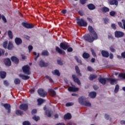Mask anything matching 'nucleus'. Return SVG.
<instances>
[{"label": "nucleus", "instance_id": "nucleus-1", "mask_svg": "<svg viewBox=\"0 0 125 125\" xmlns=\"http://www.w3.org/2000/svg\"><path fill=\"white\" fill-rule=\"evenodd\" d=\"M88 30L93 37L90 36V35L87 34L83 36V39L85 41H86V42H93L94 40H97V39H98L97 33H96V32H95L94 29H93V27L90 25L88 26Z\"/></svg>", "mask_w": 125, "mask_h": 125}, {"label": "nucleus", "instance_id": "nucleus-2", "mask_svg": "<svg viewBox=\"0 0 125 125\" xmlns=\"http://www.w3.org/2000/svg\"><path fill=\"white\" fill-rule=\"evenodd\" d=\"M78 102L81 105H83L84 106H86V107H88L91 106V104L88 102H86L85 100H84V98L83 96L80 97L78 99Z\"/></svg>", "mask_w": 125, "mask_h": 125}, {"label": "nucleus", "instance_id": "nucleus-3", "mask_svg": "<svg viewBox=\"0 0 125 125\" xmlns=\"http://www.w3.org/2000/svg\"><path fill=\"white\" fill-rule=\"evenodd\" d=\"M77 24L80 27H86L87 26V22L83 19H77Z\"/></svg>", "mask_w": 125, "mask_h": 125}, {"label": "nucleus", "instance_id": "nucleus-4", "mask_svg": "<svg viewBox=\"0 0 125 125\" xmlns=\"http://www.w3.org/2000/svg\"><path fill=\"white\" fill-rule=\"evenodd\" d=\"M30 66L28 65H24L22 67V71L23 72L24 74L26 75H31V71Z\"/></svg>", "mask_w": 125, "mask_h": 125}, {"label": "nucleus", "instance_id": "nucleus-5", "mask_svg": "<svg viewBox=\"0 0 125 125\" xmlns=\"http://www.w3.org/2000/svg\"><path fill=\"white\" fill-rule=\"evenodd\" d=\"M60 47H61L62 49H63V50H66L68 47H70V45H69L68 42H63L60 43Z\"/></svg>", "mask_w": 125, "mask_h": 125}, {"label": "nucleus", "instance_id": "nucleus-6", "mask_svg": "<svg viewBox=\"0 0 125 125\" xmlns=\"http://www.w3.org/2000/svg\"><path fill=\"white\" fill-rule=\"evenodd\" d=\"M38 92L41 97H45L46 95H47V92L44 91L43 89H39L38 90Z\"/></svg>", "mask_w": 125, "mask_h": 125}, {"label": "nucleus", "instance_id": "nucleus-7", "mask_svg": "<svg viewBox=\"0 0 125 125\" xmlns=\"http://www.w3.org/2000/svg\"><path fill=\"white\" fill-rule=\"evenodd\" d=\"M21 25L26 29H33V28H34V25L28 22H22Z\"/></svg>", "mask_w": 125, "mask_h": 125}, {"label": "nucleus", "instance_id": "nucleus-8", "mask_svg": "<svg viewBox=\"0 0 125 125\" xmlns=\"http://www.w3.org/2000/svg\"><path fill=\"white\" fill-rule=\"evenodd\" d=\"M115 38H123L125 33L122 31H116L114 33Z\"/></svg>", "mask_w": 125, "mask_h": 125}, {"label": "nucleus", "instance_id": "nucleus-9", "mask_svg": "<svg viewBox=\"0 0 125 125\" xmlns=\"http://www.w3.org/2000/svg\"><path fill=\"white\" fill-rule=\"evenodd\" d=\"M72 78L74 83H77L79 85L81 84V81H80V79H79V78L77 77V75L73 74L72 75Z\"/></svg>", "mask_w": 125, "mask_h": 125}, {"label": "nucleus", "instance_id": "nucleus-10", "mask_svg": "<svg viewBox=\"0 0 125 125\" xmlns=\"http://www.w3.org/2000/svg\"><path fill=\"white\" fill-rule=\"evenodd\" d=\"M2 106L4 107L5 109L7 110V113L11 112V106L9 104H4Z\"/></svg>", "mask_w": 125, "mask_h": 125}, {"label": "nucleus", "instance_id": "nucleus-11", "mask_svg": "<svg viewBox=\"0 0 125 125\" xmlns=\"http://www.w3.org/2000/svg\"><path fill=\"white\" fill-rule=\"evenodd\" d=\"M107 81L108 82H110V84L114 85V84H117L118 83V80L115 79H112V78H107Z\"/></svg>", "mask_w": 125, "mask_h": 125}, {"label": "nucleus", "instance_id": "nucleus-12", "mask_svg": "<svg viewBox=\"0 0 125 125\" xmlns=\"http://www.w3.org/2000/svg\"><path fill=\"white\" fill-rule=\"evenodd\" d=\"M28 104H22L20 105V109L23 111H27L28 110Z\"/></svg>", "mask_w": 125, "mask_h": 125}, {"label": "nucleus", "instance_id": "nucleus-13", "mask_svg": "<svg viewBox=\"0 0 125 125\" xmlns=\"http://www.w3.org/2000/svg\"><path fill=\"white\" fill-rule=\"evenodd\" d=\"M48 91L49 95H50V96H52V97H54V96H56V92L53 89L50 88L48 90Z\"/></svg>", "mask_w": 125, "mask_h": 125}, {"label": "nucleus", "instance_id": "nucleus-14", "mask_svg": "<svg viewBox=\"0 0 125 125\" xmlns=\"http://www.w3.org/2000/svg\"><path fill=\"white\" fill-rule=\"evenodd\" d=\"M101 54L103 57L108 58L109 57V52L106 50H103L101 51Z\"/></svg>", "mask_w": 125, "mask_h": 125}, {"label": "nucleus", "instance_id": "nucleus-15", "mask_svg": "<svg viewBox=\"0 0 125 125\" xmlns=\"http://www.w3.org/2000/svg\"><path fill=\"white\" fill-rule=\"evenodd\" d=\"M107 79H108V78H100L98 79L99 82L102 83V84H103L104 85L106 84V83L107 82Z\"/></svg>", "mask_w": 125, "mask_h": 125}, {"label": "nucleus", "instance_id": "nucleus-16", "mask_svg": "<svg viewBox=\"0 0 125 125\" xmlns=\"http://www.w3.org/2000/svg\"><path fill=\"white\" fill-rule=\"evenodd\" d=\"M4 62L6 66H11V61H10V59L9 58H6L4 60Z\"/></svg>", "mask_w": 125, "mask_h": 125}, {"label": "nucleus", "instance_id": "nucleus-17", "mask_svg": "<svg viewBox=\"0 0 125 125\" xmlns=\"http://www.w3.org/2000/svg\"><path fill=\"white\" fill-rule=\"evenodd\" d=\"M48 65H49L48 63H45L44 62V61L42 60H40L39 62V65L40 66V67H47Z\"/></svg>", "mask_w": 125, "mask_h": 125}, {"label": "nucleus", "instance_id": "nucleus-18", "mask_svg": "<svg viewBox=\"0 0 125 125\" xmlns=\"http://www.w3.org/2000/svg\"><path fill=\"white\" fill-rule=\"evenodd\" d=\"M69 91H71L72 92H75L76 91H78L79 88L75 87V85L73 86H69L68 88Z\"/></svg>", "mask_w": 125, "mask_h": 125}, {"label": "nucleus", "instance_id": "nucleus-19", "mask_svg": "<svg viewBox=\"0 0 125 125\" xmlns=\"http://www.w3.org/2000/svg\"><path fill=\"white\" fill-rule=\"evenodd\" d=\"M108 4L110 5H118L119 2L117 0H110L108 2Z\"/></svg>", "mask_w": 125, "mask_h": 125}, {"label": "nucleus", "instance_id": "nucleus-20", "mask_svg": "<svg viewBox=\"0 0 125 125\" xmlns=\"http://www.w3.org/2000/svg\"><path fill=\"white\" fill-rule=\"evenodd\" d=\"M19 77H20V78H21V79H22V80H29L30 79L29 76H28L27 75H25L22 74H19Z\"/></svg>", "mask_w": 125, "mask_h": 125}, {"label": "nucleus", "instance_id": "nucleus-21", "mask_svg": "<svg viewBox=\"0 0 125 125\" xmlns=\"http://www.w3.org/2000/svg\"><path fill=\"white\" fill-rule=\"evenodd\" d=\"M87 7L89 10H94L95 8H96V7H95V5L92 3H90L87 5Z\"/></svg>", "mask_w": 125, "mask_h": 125}, {"label": "nucleus", "instance_id": "nucleus-22", "mask_svg": "<svg viewBox=\"0 0 125 125\" xmlns=\"http://www.w3.org/2000/svg\"><path fill=\"white\" fill-rule=\"evenodd\" d=\"M76 73L77 74L78 76L82 77V73H81V71L80 70V68L77 65L75 66Z\"/></svg>", "mask_w": 125, "mask_h": 125}, {"label": "nucleus", "instance_id": "nucleus-23", "mask_svg": "<svg viewBox=\"0 0 125 125\" xmlns=\"http://www.w3.org/2000/svg\"><path fill=\"white\" fill-rule=\"evenodd\" d=\"M64 120H71L72 119V115H71V113H67L66 114H65L64 116Z\"/></svg>", "mask_w": 125, "mask_h": 125}, {"label": "nucleus", "instance_id": "nucleus-24", "mask_svg": "<svg viewBox=\"0 0 125 125\" xmlns=\"http://www.w3.org/2000/svg\"><path fill=\"white\" fill-rule=\"evenodd\" d=\"M22 39L20 38L17 37L16 38V44L17 45H20V44H22Z\"/></svg>", "mask_w": 125, "mask_h": 125}, {"label": "nucleus", "instance_id": "nucleus-25", "mask_svg": "<svg viewBox=\"0 0 125 125\" xmlns=\"http://www.w3.org/2000/svg\"><path fill=\"white\" fill-rule=\"evenodd\" d=\"M97 78V75L96 74H90L89 77V79L90 81H93Z\"/></svg>", "mask_w": 125, "mask_h": 125}, {"label": "nucleus", "instance_id": "nucleus-26", "mask_svg": "<svg viewBox=\"0 0 125 125\" xmlns=\"http://www.w3.org/2000/svg\"><path fill=\"white\" fill-rule=\"evenodd\" d=\"M83 57L84 59H88L90 57V55L86 52H84L83 54Z\"/></svg>", "mask_w": 125, "mask_h": 125}, {"label": "nucleus", "instance_id": "nucleus-27", "mask_svg": "<svg viewBox=\"0 0 125 125\" xmlns=\"http://www.w3.org/2000/svg\"><path fill=\"white\" fill-rule=\"evenodd\" d=\"M0 76L1 79H4L6 77V72L5 71H0Z\"/></svg>", "mask_w": 125, "mask_h": 125}, {"label": "nucleus", "instance_id": "nucleus-28", "mask_svg": "<svg viewBox=\"0 0 125 125\" xmlns=\"http://www.w3.org/2000/svg\"><path fill=\"white\" fill-rule=\"evenodd\" d=\"M102 11L104 13H106V12H109V11H110V9H109V8H108L107 7L104 6L102 8Z\"/></svg>", "mask_w": 125, "mask_h": 125}, {"label": "nucleus", "instance_id": "nucleus-29", "mask_svg": "<svg viewBox=\"0 0 125 125\" xmlns=\"http://www.w3.org/2000/svg\"><path fill=\"white\" fill-rule=\"evenodd\" d=\"M89 96H90V97H91V98H95V97H96V92H91L89 94Z\"/></svg>", "mask_w": 125, "mask_h": 125}, {"label": "nucleus", "instance_id": "nucleus-30", "mask_svg": "<svg viewBox=\"0 0 125 125\" xmlns=\"http://www.w3.org/2000/svg\"><path fill=\"white\" fill-rule=\"evenodd\" d=\"M45 114L48 117V118H50L51 117V112H50L49 110H46L45 112Z\"/></svg>", "mask_w": 125, "mask_h": 125}, {"label": "nucleus", "instance_id": "nucleus-31", "mask_svg": "<svg viewBox=\"0 0 125 125\" xmlns=\"http://www.w3.org/2000/svg\"><path fill=\"white\" fill-rule=\"evenodd\" d=\"M52 74L53 75H56L57 76H60V72H59V70L56 69L54 71L52 72Z\"/></svg>", "mask_w": 125, "mask_h": 125}, {"label": "nucleus", "instance_id": "nucleus-32", "mask_svg": "<svg viewBox=\"0 0 125 125\" xmlns=\"http://www.w3.org/2000/svg\"><path fill=\"white\" fill-rule=\"evenodd\" d=\"M56 51H57V52H58V53H59L60 54H62L63 53V51L61 50V49H60L59 47H56Z\"/></svg>", "mask_w": 125, "mask_h": 125}, {"label": "nucleus", "instance_id": "nucleus-33", "mask_svg": "<svg viewBox=\"0 0 125 125\" xmlns=\"http://www.w3.org/2000/svg\"><path fill=\"white\" fill-rule=\"evenodd\" d=\"M42 54L43 56H48L49 55V53L47 50H44L42 52Z\"/></svg>", "mask_w": 125, "mask_h": 125}, {"label": "nucleus", "instance_id": "nucleus-34", "mask_svg": "<svg viewBox=\"0 0 125 125\" xmlns=\"http://www.w3.org/2000/svg\"><path fill=\"white\" fill-rule=\"evenodd\" d=\"M12 47H13V44H12V42H10L7 48H8V50H11L12 49Z\"/></svg>", "mask_w": 125, "mask_h": 125}, {"label": "nucleus", "instance_id": "nucleus-35", "mask_svg": "<svg viewBox=\"0 0 125 125\" xmlns=\"http://www.w3.org/2000/svg\"><path fill=\"white\" fill-rule=\"evenodd\" d=\"M8 35L10 39H13V35L12 34V31L11 30H9L8 32Z\"/></svg>", "mask_w": 125, "mask_h": 125}, {"label": "nucleus", "instance_id": "nucleus-36", "mask_svg": "<svg viewBox=\"0 0 125 125\" xmlns=\"http://www.w3.org/2000/svg\"><path fill=\"white\" fill-rule=\"evenodd\" d=\"M37 102L38 103V105H42V104L43 103V99L39 98L37 100Z\"/></svg>", "mask_w": 125, "mask_h": 125}, {"label": "nucleus", "instance_id": "nucleus-37", "mask_svg": "<svg viewBox=\"0 0 125 125\" xmlns=\"http://www.w3.org/2000/svg\"><path fill=\"white\" fill-rule=\"evenodd\" d=\"M45 78L46 79H47V80H48L49 81L50 83H54V82L53 81V80H52V79L51 78V77L48 75H46Z\"/></svg>", "mask_w": 125, "mask_h": 125}, {"label": "nucleus", "instance_id": "nucleus-38", "mask_svg": "<svg viewBox=\"0 0 125 125\" xmlns=\"http://www.w3.org/2000/svg\"><path fill=\"white\" fill-rule=\"evenodd\" d=\"M45 78L46 79H47V80H48L49 81L50 83H54V82L53 81V80H52V79L51 78V77L48 75H46Z\"/></svg>", "mask_w": 125, "mask_h": 125}, {"label": "nucleus", "instance_id": "nucleus-39", "mask_svg": "<svg viewBox=\"0 0 125 125\" xmlns=\"http://www.w3.org/2000/svg\"><path fill=\"white\" fill-rule=\"evenodd\" d=\"M45 78L46 79H47V80H48L49 81L50 83H54V82L53 81V80H52V79L51 78V77L48 75H46Z\"/></svg>", "mask_w": 125, "mask_h": 125}, {"label": "nucleus", "instance_id": "nucleus-40", "mask_svg": "<svg viewBox=\"0 0 125 125\" xmlns=\"http://www.w3.org/2000/svg\"><path fill=\"white\" fill-rule=\"evenodd\" d=\"M119 88H120V86H119V84H117L115 86V88L114 89V92L115 93H117L118 91H119Z\"/></svg>", "mask_w": 125, "mask_h": 125}, {"label": "nucleus", "instance_id": "nucleus-41", "mask_svg": "<svg viewBox=\"0 0 125 125\" xmlns=\"http://www.w3.org/2000/svg\"><path fill=\"white\" fill-rule=\"evenodd\" d=\"M116 12L114 11H112L109 12V15H110V16H112V17H115V15H116Z\"/></svg>", "mask_w": 125, "mask_h": 125}, {"label": "nucleus", "instance_id": "nucleus-42", "mask_svg": "<svg viewBox=\"0 0 125 125\" xmlns=\"http://www.w3.org/2000/svg\"><path fill=\"white\" fill-rule=\"evenodd\" d=\"M32 119L33 120H34V121H35L36 122H38V121H39L40 120V117L39 116H34L33 117H32Z\"/></svg>", "mask_w": 125, "mask_h": 125}, {"label": "nucleus", "instance_id": "nucleus-43", "mask_svg": "<svg viewBox=\"0 0 125 125\" xmlns=\"http://www.w3.org/2000/svg\"><path fill=\"white\" fill-rule=\"evenodd\" d=\"M118 77L119 78H122V79H125V73H120Z\"/></svg>", "mask_w": 125, "mask_h": 125}, {"label": "nucleus", "instance_id": "nucleus-44", "mask_svg": "<svg viewBox=\"0 0 125 125\" xmlns=\"http://www.w3.org/2000/svg\"><path fill=\"white\" fill-rule=\"evenodd\" d=\"M7 44H8V42L7 41H5L3 43V46L4 48H7Z\"/></svg>", "mask_w": 125, "mask_h": 125}, {"label": "nucleus", "instance_id": "nucleus-45", "mask_svg": "<svg viewBox=\"0 0 125 125\" xmlns=\"http://www.w3.org/2000/svg\"><path fill=\"white\" fill-rule=\"evenodd\" d=\"M11 60L12 62H14V63L16 62V57L15 56H12L11 58Z\"/></svg>", "mask_w": 125, "mask_h": 125}, {"label": "nucleus", "instance_id": "nucleus-46", "mask_svg": "<svg viewBox=\"0 0 125 125\" xmlns=\"http://www.w3.org/2000/svg\"><path fill=\"white\" fill-rule=\"evenodd\" d=\"M16 114L17 115H23V111L19 110H16Z\"/></svg>", "mask_w": 125, "mask_h": 125}, {"label": "nucleus", "instance_id": "nucleus-47", "mask_svg": "<svg viewBox=\"0 0 125 125\" xmlns=\"http://www.w3.org/2000/svg\"><path fill=\"white\" fill-rule=\"evenodd\" d=\"M87 0H80V2L81 4L83 5L86 3V1H87Z\"/></svg>", "mask_w": 125, "mask_h": 125}, {"label": "nucleus", "instance_id": "nucleus-48", "mask_svg": "<svg viewBox=\"0 0 125 125\" xmlns=\"http://www.w3.org/2000/svg\"><path fill=\"white\" fill-rule=\"evenodd\" d=\"M22 125H31V123L29 121H25L23 122Z\"/></svg>", "mask_w": 125, "mask_h": 125}, {"label": "nucleus", "instance_id": "nucleus-49", "mask_svg": "<svg viewBox=\"0 0 125 125\" xmlns=\"http://www.w3.org/2000/svg\"><path fill=\"white\" fill-rule=\"evenodd\" d=\"M91 52L93 56H94V57H96V53H95V52H94V50L91 49Z\"/></svg>", "mask_w": 125, "mask_h": 125}, {"label": "nucleus", "instance_id": "nucleus-50", "mask_svg": "<svg viewBox=\"0 0 125 125\" xmlns=\"http://www.w3.org/2000/svg\"><path fill=\"white\" fill-rule=\"evenodd\" d=\"M109 50L111 52H116V49H115L112 46L109 47Z\"/></svg>", "mask_w": 125, "mask_h": 125}, {"label": "nucleus", "instance_id": "nucleus-51", "mask_svg": "<svg viewBox=\"0 0 125 125\" xmlns=\"http://www.w3.org/2000/svg\"><path fill=\"white\" fill-rule=\"evenodd\" d=\"M109 56L110 59L112 60L114 59V54H113V53H110V54H109Z\"/></svg>", "mask_w": 125, "mask_h": 125}, {"label": "nucleus", "instance_id": "nucleus-52", "mask_svg": "<svg viewBox=\"0 0 125 125\" xmlns=\"http://www.w3.org/2000/svg\"><path fill=\"white\" fill-rule=\"evenodd\" d=\"M29 52H31L33 50V46L32 45H29L28 47Z\"/></svg>", "mask_w": 125, "mask_h": 125}, {"label": "nucleus", "instance_id": "nucleus-53", "mask_svg": "<svg viewBox=\"0 0 125 125\" xmlns=\"http://www.w3.org/2000/svg\"><path fill=\"white\" fill-rule=\"evenodd\" d=\"M66 49L67 50V52H72V51H73V48H72L71 47H69Z\"/></svg>", "mask_w": 125, "mask_h": 125}, {"label": "nucleus", "instance_id": "nucleus-54", "mask_svg": "<svg viewBox=\"0 0 125 125\" xmlns=\"http://www.w3.org/2000/svg\"><path fill=\"white\" fill-rule=\"evenodd\" d=\"M2 20H3V21H4V23H6L7 21H6V19L5 18V17H4V16L2 15L1 17Z\"/></svg>", "mask_w": 125, "mask_h": 125}, {"label": "nucleus", "instance_id": "nucleus-55", "mask_svg": "<svg viewBox=\"0 0 125 125\" xmlns=\"http://www.w3.org/2000/svg\"><path fill=\"white\" fill-rule=\"evenodd\" d=\"M21 83V80L20 79L17 78L16 79V84H20V83Z\"/></svg>", "mask_w": 125, "mask_h": 125}, {"label": "nucleus", "instance_id": "nucleus-56", "mask_svg": "<svg viewBox=\"0 0 125 125\" xmlns=\"http://www.w3.org/2000/svg\"><path fill=\"white\" fill-rule=\"evenodd\" d=\"M72 105H73V103H67L66 104L65 106H66V107H69V106H72Z\"/></svg>", "mask_w": 125, "mask_h": 125}, {"label": "nucleus", "instance_id": "nucleus-57", "mask_svg": "<svg viewBox=\"0 0 125 125\" xmlns=\"http://www.w3.org/2000/svg\"><path fill=\"white\" fill-rule=\"evenodd\" d=\"M4 84L6 86H8L9 85V83H8V82H7V81L5 80L4 81Z\"/></svg>", "mask_w": 125, "mask_h": 125}, {"label": "nucleus", "instance_id": "nucleus-58", "mask_svg": "<svg viewBox=\"0 0 125 125\" xmlns=\"http://www.w3.org/2000/svg\"><path fill=\"white\" fill-rule=\"evenodd\" d=\"M111 28H112L113 30H116V29H117V27H116V24L115 23H112L111 24Z\"/></svg>", "mask_w": 125, "mask_h": 125}, {"label": "nucleus", "instance_id": "nucleus-59", "mask_svg": "<svg viewBox=\"0 0 125 125\" xmlns=\"http://www.w3.org/2000/svg\"><path fill=\"white\" fill-rule=\"evenodd\" d=\"M79 14L80 15V16H83V11H78Z\"/></svg>", "mask_w": 125, "mask_h": 125}, {"label": "nucleus", "instance_id": "nucleus-60", "mask_svg": "<svg viewBox=\"0 0 125 125\" xmlns=\"http://www.w3.org/2000/svg\"><path fill=\"white\" fill-rule=\"evenodd\" d=\"M57 63L59 65H63V62H62V61H61V60H58Z\"/></svg>", "mask_w": 125, "mask_h": 125}, {"label": "nucleus", "instance_id": "nucleus-61", "mask_svg": "<svg viewBox=\"0 0 125 125\" xmlns=\"http://www.w3.org/2000/svg\"><path fill=\"white\" fill-rule=\"evenodd\" d=\"M118 25L120 28H122V29L124 28V26H123V23H122L121 21L118 22Z\"/></svg>", "mask_w": 125, "mask_h": 125}, {"label": "nucleus", "instance_id": "nucleus-62", "mask_svg": "<svg viewBox=\"0 0 125 125\" xmlns=\"http://www.w3.org/2000/svg\"><path fill=\"white\" fill-rule=\"evenodd\" d=\"M121 56L122 58H124V59H125V52H122L121 53Z\"/></svg>", "mask_w": 125, "mask_h": 125}, {"label": "nucleus", "instance_id": "nucleus-63", "mask_svg": "<svg viewBox=\"0 0 125 125\" xmlns=\"http://www.w3.org/2000/svg\"><path fill=\"white\" fill-rule=\"evenodd\" d=\"M30 93H34L35 92V88H32L30 90Z\"/></svg>", "mask_w": 125, "mask_h": 125}, {"label": "nucleus", "instance_id": "nucleus-64", "mask_svg": "<svg viewBox=\"0 0 125 125\" xmlns=\"http://www.w3.org/2000/svg\"><path fill=\"white\" fill-rule=\"evenodd\" d=\"M122 21L123 22V26H124V30H125V20H124V19H123L122 20Z\"/></svg>", "mask_w": 125, "mask_h": 125}]
</instances>
